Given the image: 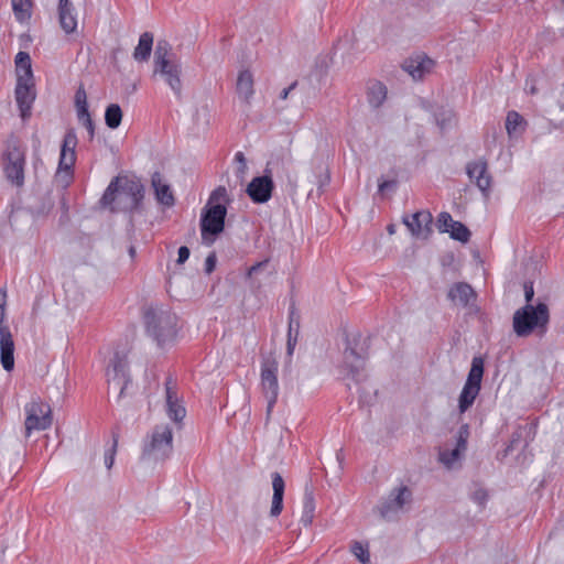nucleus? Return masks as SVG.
Wrapping results in <instances>:
<instances>
[{
    "instance_id": "473e14b6",
    "label": "nucleus",
    "mask_w": 564,
    "mask_h": 564,
    "mask_svg": "<svg viewBox=\"0 0 564 564\" xmlns=\"http://www.w3.org/2000/svg\"><path fill=\"white\" fill-rule=\"evenodd\" d=\"M448 232L451 234V237L453 239L458 240L460 242H467L470 237V231L468 230V228L459 221H455Z\"/></svg>"
},
{
    "instance_id": "c85d7f7f",
    "label": "nucleus",
    "mask_w": 564,
    "mask_h": 564,
    "mask_svg": "<svg viewBox=\"0 0 564 564\" xmlns=\"http://www.w3.org/2000/svg\"><path fill=\"white\" fill-rule=\"evenodd\" d=\"M153 45V35L150 32H144L139 39V43L133 52L135 61L145 62L149 59Z\"/></svg>"
},
{
    "instance_id": "ddd939ff",
    "label": "nucleus",
    "mask_w": 564,
    "mask_h": 564,
    "mask_svg": "<svg viewBox=\"0 0 564 564\" xmlns=\"http://www.w3.org/2000/svg\"><path fill=\"white\" fill-rule=\"evenodd\" d=\"M261 389L267 399V419L270 417L279 395L278 364L267 359L261 365Z\"/></svg>"
},
{
    "instance_id": "f257e3e1",
    "label": "nucleus",
    "mask_w": 564,
    "mask_h": 564,
    "mask_svg": "<svg viewBox=\"0 0 564 564\" xmlns=\"http://www.w3.org/2000/svg\"><path fill=\"white\" fill-rule=\"evenodd\" d=\"M550 321L549 307L545 303L527 304L513 314V332L519 337H528L534 330L544 333Z\"/></svg>"
},
{
    "instance_id": "a878e982",
    "label": "nucleus",
    "mask_w": 564,
    "mask_h": 564,
    "mask_svg": "<svg viewBox=\"0 0 564 564\" xmlns=\"http://www.w3.org/2000/svg\"><path fill=\"white\" fill-rule=\"evenodd\" d=\"M253 84V76L250 70L243 69L239 72L236 83V91L239 98L246 104H250L254 94Z\"/></svg>"
},
{
    "instance_id": "4be33fe9",
    "label": "nucleus",
    "mask_w": 564,
    "mask_h": 564,
    "mask_svg": "<svg viewBox=\"0 0 564 564\" xmlns=\"http://www.w3.org/2000/svg\"><path fill=\"white\" fill-rule=\"evenodd\" d=\"M447 297L453 304L463 307H473L476 302V292L465 282H457L453 284L448 291Z\"/></svg>"
},
{
    "instance_id": "f3484780",
    "label": "nucleus",
    "mask_w": 564,
    "mask_h": 564,
    "mask_svg": "<svg viewBox=\"0 0 564 564\" xmlns=\"http://www.w3.org/2000/svg\"><path fill=\"white\" fill-rule=\"evenodd\" d=\"M274 188L273 180L270 175L257 176L251 180L246 188V193L256 204L267 203Z\"/></svg>"
},
{
    "instance_id": "bb28decb",
    "label": "nucleus",
    "mask_w": 564,
    "mask_h": 564,
    "mask_svg": "<svg viewBox=\"0 0 564 564\" xmlns=\"http://www.w3.org/2000/svg\"><path fill=\"white\" fill-rule=\"evenodd\" d=\"M17 80H33L31 57L26 52H19L15 56Z\"/></svg>"
},
{
    "instance_id": "39448f33",
    "label": "nucleus",
    "mask_w": 564,
    "mask_h": 564,
    "mask_svg": "<svg viewBox=\"0 0 564 564\" xmlns=\"http://www.w3.org/2000/svg\"><path fill=\"white\" fill-rule=\"evenodd\" d=\"M484 376V361L480 357H475L467 376V380L458 398V412L465 413L475 402L480 392L481 380Z\"/></svg>"
},
{
    "instance_id": "423d86ee",
    "label": "nucleus",
    "mask_w": 564,
    "mask_h": 564,
    "mask_svg": "<svg viewBox=\"0 0 564 564\" xmlns=\"http://www.w3.org/2000/svg\"><path fill=\"white\" fill-rule=\"evenodd\" d=\"M4 160L7 178L12 184L22 186L24 183L25 151L18 140L11 139L8 141Z\"/></svg>"
},
{
    "instance_id": "0eeeda50",
    "label": "nucleus",
    "mask_w": 564,
    "mask_h": 564,
    "mask_svg": "<svg viewBox=\"0 0 564 564\" xmlns=\"http://www.w3.org/2000/svg\"><path fill=\"white\" fill-rule=\"evenodd\" d=\"M142 185L139 182L128 178L115 177L106 188L101 202L104 205H111L117 197L128 196L130 207H137L142 198Z\"/></svg>"
},
{
    "instance_id": "aec40b11",
    "label": "nucleus",
    "mask_w": 564,
    "mask_h": 564,
    "mask_svg": "<svg viewBox=\"0 0 564 564\" xmlns=\"http://www.w3.org/2000/svg\"><path fill=\"white\" fill-rule=\"evenodd\" d=\"M404 225L417 238H427L431 232L432 215L429 212H416L403 218Z\"/></svg>"
},
{
    "instance_id": "cd10ccee",
    "label": "nucleus",
    "mask_w": 564,
    "mask_h": 564,
    "mask_svg": "<svg viewBox=\"0 0 564 564\" xmlns=\"http://www.w3.org/2000/svg\"><path fill=\"white\" fill-rule=\"evenodd\" d=\"M387 98V87L377 80L370 82L367 88V99L371 107L379 108Z\"/></svg>"
},
{
    "instance_id": "a19ab883",
    "label": "nucleus",
    "mask_w": 564,
    "mask_h": 564,
    "mask_svg": "<svg viewBox=\"0 0 564 564\" xmlns=\"http://www.w3.org/2000/svg\"><path fill=\"white\" fill-rule=\"evenodd\" d=\"M292 330H293V321H290L289 332H288V343H286V349H288V354L290 356L293 354L295 345L297 343L299 323H296V329H295V335L294 336H292Z\"/></svg>"
},
{
    "instance_id": "8fccbe9b",
    "label": "nucleus",
    "mask_w": 564,
    "mask_h": 564,
    "mask_svg": "<svg viewBox=\"0 0 564 564\" xmlns=\"http://www.w3.org/2000/svg\"><path fill=\"white\" fill-rule=\"evenodd\" d=\"M88 131L89 133V138L93 139L94 135H95V126H94V122H93V119H87L83 122H80Z\"/></svg>"
},
{
    "instance_id": "3c124183",
    "label": "nucleus",
    "mask_w": 564,
    "mask_h": 564,
    "mask_svg": "<svg viewBox=\"0 0 564 564\" xmlns=\"http://www.w3.org/2000/svg\"><path fill=\"white\" fill-rule=\"evenodd\" d=\"M297 83L294 82L292 83L289 87L284 88L281 93H280V99L284 100L288 98L289 94L296 87Z\"/></svg>"
},
{
    "instance_id": "20e7f679",
    "label": "nucleus",
    "mask_w": 564,
    "mask_h": 564,
    "mask_svg": "<svg viewBox=\"0 0 564 564\" xmlns=\"http://www.w3.org/2000/svg\"><path fill=\"white\" fill-rule=\"evenodd\" d=\"M173 452V431L170 424L161 423L154 426L144 442L142 457L149 460H164Z\"/></svg>"
},
{
    "instance_id": "2f4dec72",
    "label": "nucleus",
    "mask_w": 564,
    "mask_h": 564,
    "mask_svg": "<svg viewBox=\"0 0 564 564\" xmlns=\"http://www.w3.org/2000/svg\"><path fill=\"white\" fill-rule=\"evenodd\" d=\"M122 120V110L118 104H111L106 108L105 122L108 128L117 129Z\"/></svg>"
},
{
    "instance_id": "864d4df0",
    "label": "nucleus",
    "mask_w": 564,
    "mask_h": 564,
    "mask_svg": "<svg viewBox=\"0 0 564 564\" xmlns=\"http://www.w3.org/2000/svg\"><path fill=\"white\" fill-rule=\"evenodd\" d=\"M336 459L338 460L339 464L343 463V459H344V454H343V449H338L336 452Z\"/></svg>"
},
{
    "instance_id": "6e6552de",
    "label": "nucleus",
    "mask_w": 564,
    "mask_h": 564,
    "mask_svg": "<svg viewBox=\"0 0 564 564\" xmlns=\"http://www.w3.org/2000/svg\"><path fill=\"white\" fill-rule=\"evenodd\" d=\"M226 215L227 208L224 204L206 206L200 218V231L204 243L212 245L215 236L223 232Z\"/></svg>"
},
{
    "instance_id": "58836bf2",
    "label": "nucleus",
    "mask_w": 564,
    "mask_h": 564,
    "mask_svg": "<svg viewBox=\"0 0 564 564\" xmlns=\"http://www.w3.org/2000/svg\"><path fill=\"white\" fill-rule=\"evenodd\" d=\"M454 223L455 220L448 213H441L437 217V228L442 232H448Z\"/></svg>"
},
{
    "instance_id": "a18cd8bd",
    "label": "nucleus",
    "mask_w": 564,
    "mask_h": 564,
    "mask_svg": "<svg viewBox=\"0 0 564 564\" xmlns=\"http://www.w3.org/2000/svg\"><path fill=\"white\" fill-rule=\"evenodd\" d=\"M523 289H524V297H525L527 304H530V302L532 301V299L534 296V290H533L532 282H525L523 285Z\"/></svg>"
},
{
    "instance_id": "7ed1b4c3",
    "label": "nucleus",
    "mask_w": 564,
    "mask_h": 564,
    "mask_svg": "<svg viewBox=\"0 0 564 564\" xmlns=\"http://www.w3.org/2000/svg\"><path fill=\"white\" fill-rule=\"evenodd\" d=\"M153 73L160 75L176 95L181 94V65L170 53V45L166 41H159L156 44Z\"/></svg>"
},
{
    "instance_id": "09e8293b",
    "label": "nucleus",
    "mask_w": 564,
    "mask_h": 564,
    "mask_svg": "<svg viewBox=\"0 0 564 564\" xmlns=\"http://www.w3.org/2000/svg\"><path fill=\"white\" fill-rule=\"evenodd\" d=\"M267 264H268V260H264V261H261V262H258V263L251 265L248 269L247 275L251 276L252 274L257 273L261 268L265 267Z\"/></svg>"
},
{
    "instance_id": "4d7b16f0",
    "label": "nucleus",
    "mask_w": 564,
    "mask_h": 564,
    "mask_svg": "<svg viewBox=\"0 0 564 564\" xmlns=\"http://www.w3.org/2000/svg\"><path fill=\"white\" fill-rule=\"evenodd\" d=\"M388 231H389V234H393L394 232L393 225L388 226Z\"/></svg>"
},
{
    "instance_id": "6ab92c4d",
    "label": "nucleus",
    "mask_w": 564,
    "mask_h": 564,
    "mask_svg": "<svg viewBox=\"0 0 564 564\" xmlns=\"http://www.w3.org/2000/svg\"><path fill=\"white\" fill-rule=\"evenodd\" d=\"M434 61L423 54H416L406 58L402 68L414 79H422L426 74L431 73Z\"/></svg>"
},
{
    "instance_id": "393cba45",
    "label": "nucleus",
    "mask_w": 564,
    "mask_h": 564,
    "mask_svg": "<svg viewBox=\"0 0 564 564\" xmlns=\"http://www.w3.org/2000/svg\"><path fill=\"white\" fill-rule=\"evenodd\" d=\"M271 477H272L273 496H272L270 516L278 517L282 512V509H283V496H284L285 484H284L282 476L279 473H273Z\"/></svg>"
},
{
    "instance_id": "72a5a7b5",
    "label": "nucleus",
    "mask_w": 564,
    "mask_h": 564,
    "mask_svg": "<svg viewBox=\"0 0 564 564\" xmlns=\"http://www.w3.org/2000/svg\"><path fill=\"white\" fill-rule=\"evenodd\" d=\"M454 118L455 115L451 109L441 108L435 113L436 123L442 130L451 127L452 123L454 122Z\"/></svg>"
},
{
    "instance_id": "dca6fc26",
    "label": "nucleus",
    "mask_w": 564,
    "mask_h": 564,
    "mask_svg": "<svg viewBox=\"0 0 564 564\" xmlns=\"http://www.w3.org/2000/svg\"><path fill=\"white\" fill-rule=\"evenodd\" d=\"M466 173L469 180L476 184L485 197L489 196L491 175L488 172V164L485 160L469 162L466 165Z\"/></svg>"
},
{
    "instance_id": "4c0bfd02",
    "label": "nucleus",
    "mask_w": 564,
    "mask_h": 564,
    "mask_svg": "<svg viewBox=\"0 0 564 564\" xmlns=\"http://www.w3.org/2000/svg\"><path fill=\"white\" fill-rule=\"evenodd\" d=\"M521 122H522V117L518 112H516V111L508 112L507 119H506V129H507L508 133L509 134L513 133Z\"/></svg>"
},
{
    "instance_id": "9d476101",
    "label": "nucleus",
    "mask_w": 564,
    "mask_h": 564,
    "mask_svg": "<svg viewBox=\"0 0 564 564\" xmlns=\"http://www.w3.org/2000/svg\"><path fill=\"white\" fill-rule=\"evenodd\" d=\"M469 425H460L455 436V444L453 446L444 445L438 449L440 463H442L447 469L455 468L459 465L467 449Z\"/></svg>"
},
{
    "instance_id": "6e6d98bb",
    "label": "nucleus",
    "mask_w": 564,
    "mask_h": 564,
    "mask_svg": "<svg viewBox=\"0 0 564 564\" xmlns=\"http://www.w3.org/2000/svg\"><path fill=\"white\" fill-rule=\"evenodd\" d=\"M129 253H130V256H131V257H134V254H135V249H134V247H130V249H129Z\"/></svg>"
},
{
    "instance_id": "412c9836",
    "label": "nucleus",
    "mask_w": 564,
    "mask_h": 564,
    "mask_svg": "<svg viewBox=\"0 0 564 564\" xmlns=\"http://www.w3.org/2000/svg\"><path fill=\"white\" fill-rule=\"evenodd\" d=\"M166 412L169 417L176 424H181L186 415L185 408L178 402L175 391V383L172 378L165 381Z\"/></svg>"
},
{
    "instance_id": "e433bc0d",
    "label": "nucleus",
    "mask_w": 564,
    "mask_h": 564,
    "mask_svg": "<svg viewBox=\"0 0 564 564\" xmlns=\"http://www.w3.org/2000/svg\"><path fill=\"white\" fill-rule=\"evenodd\" d=\"M235 162L237 164V170H236L237 177L240 178V181L242 182L245 178V175L248 171V165H247V160H246L245 154L242 152H237L235 154Z\"/></svg>"
},
{
    "instance_id": "ea45409f",
    "label": "nucleus",
    "mask_w": 564,
    "mask_h": 564,
    "mask_svg": "<svg viewBox=\"0 0 564 564\" xmlns=\"http://www.w3.org/2000/svg\"><path fill=\"white\" fill-rule=\"evenodd\" d=\"M354 555L364 564L369 562V552L361 543L355 542L351 546Z\"/></svg>"
},
{
    "instance_id": "5fc2aeb1",
    "label": "nucleus",
    "mask_w": 564,
    "mask_h": 564,
    "mask_svg": "<svg viewBox=\"0 0 564 564\" xmlns=\"http://www.w3.org/2000/svg\"><path fill=\"white\" fill-rule=\"evenodd\" d=\"M329 181V175L328 174H325V176L323 178L319 180V186H324L325 184H327Z\"/></svg>"
},
{
    "instance_id": "13d9d810",
    "label": "nucleus",
    "mask_w": 564,
    "mask_h": 564,
    "mask_svg": "<svg viewBox=\"0 0 564 564\" xmlns=\"http://www.w3.org/2000/svg\"><path fill=\"white\" fill-rule=\"evenodd\" d=\"M295 329H296V325L295 326L293 325L292 336L295 335Z\"/></svg>"
},
{
    "instance_id": "f03ea898",
    "label": "nucleus",
    "mask_w": 564,
    "mask_h": 564,
    "mask_svg": "<svg viewBox=\"0 0 564 564\" xmlns=\"http://www.w3.org/2000/svg\"><path fill=\"white\" fill-rule=\"evenodd\" d=\"M147 332L159 346L171 343L176 336V315L162 307H150L144 313Z\"/></svg>"
},
{
    "instance_id": "2eb2a0df",
    "label": "nucleus",
    "mask_w": 564,
    "mask_h": 564,
    "mask_svg": "<svg viewBox=\"0 0 564 564\" xmlns=\"http://www.w3.org/2000/svg\"><path fill=\"white\" fill-rule=\"evenodd\" d=\"M107 378L109 389L119 390L118 398H122L130 383L128 361L124 355L115 354L107 370Z\"/></svg>"
},
{
    "instance_id": "c03bdc74",
    "label": "nucleus",
    "mask_w": 564,
    "mask_h": 564,
    "mask_svg": "<svg viewBox=\"0 0 564 564\" xmlns=\"http://www.w3.org/2000/svg\"><path fill=\"white\" fill-rule=\"evenodd\" d=\"M76 113L79 122H83L87 119H90V113L88 111V106H75Z\"/></svg>"
},
{
    "instance_id": "f8f14e48",
    "label": "nucleus",
    "mask_w": 564,
    "mask_h": 564,
    "mask_svg": "<svg viewBox=\"0 0 564 564\" xmlns=\"http://www.w3.org/2000/svg\"><path fill=\"white\" fill-rule=\"evenodd\" d=\"M412 500V492L406 486L394 488L390 495L377 507L380 517L384 520L395 519Z\"/></svg>"
},
{
    "instance_id": "a211bd4d",
    "label": "nucleus",
    "mask_w": 564,
    "mask_h": 564,
    "mask_svg": "<svg viewBox=\"0 0 564 564\" xmlns=\"http://www.w3.org/2000/svg\"><path fill=\"white\" fill-rule=\"evenodd\" d=\"M15 100L20 109L23 120L28 119L31 115V108L35 100L34 79L33 80H17L15 86Z\"/></svg>"
},
{
    "instance_id": "de8ad7c7",
    "label": "nucleus",
    "mask_w": 564,
    "mask_h": 564,
    "mask_svg": "<svg viewBox=\"0 0 564 564\" xmlns=\"http://www.w3.org/2000/svg\"><path fill=\"white\" fill-rule=\"evenodd\" d=\"M189 257V249L185 246L178 249L177 263L183 264Z\"/></svg>"
},
{
    "instance_id": "b1692460",
    "label": "nucleus",
    "mask_w": 564,
    "mask_h": 564,
    "mask_svg": "<svg viewBox=\"0 0 564 564\" xmlns=\"http://www.w3.org/2000/svg\"><path fill=\"white\" fill-rule=\"evenodd\" d=\"M151 184L154 188L155 197L159 203L170 207L174 205V196L169 184L163 180L160 172H154L151 177Z\"/></svg>"
},
{
    "instance_id": "7c9ffc66",
    "label": "nucleus",
    "mask_w": 564,
    "mask_h": 564,
    "mask_svg": "<svg viewBox=\"0 0 564 564\" xmlns=\"http://www.w3.org/2000/svg\"><path fill=\"white\" fill-rule=\"evenodd\" d=\"M12 10L18 21L25 22L32 14L31 0H12Z\"/></svg>"
},
{
    "instance_id": "37998d69",
    "label": "nucleus",
    "mask_w": 564,
    "mask_h": 564,
    "mask_svg": "<svg viewBox=\"0 0 564 564\" xmlns=\"http://www.w3.org/2000/svg\"><path fill=\"white\" fill-rule=\"evenodd\" d=\"M488 495L485 489H477L473 494V500L479 506H484L487 501Z\"/></svg>"
},
{
    "instance_id": "603ef678",
    "label": "nucleus",
    "mask_w": 564,
    "mask_h": 564,
    "mask_svg": "<svg viewBox=\"0 0 564 564\" xmlns=\"http://www.w3.org/2000/svg\"><path fill=\"white\" fill-rule=\"evenodd\" d=\"M390 185H392V182L383 181L379 184V192H384Z\"/></svg>"
},
{
    "instance_id": "5701e85b",
    "label": "nucleus",
    "mask_w": 564,
    "mask_h": 564,
    "mask_svg": "<svg viewBox=\"0 0 564 564\" xmlns=\"http://www.w3.org/2000/svg\"><path fill=\"white\" fill-rule=\"evenodd\" d=\"M58 21L66 34L74 33L77 29L75 8L70 0H58Z\"/></svg>"
},
{
    "instance_id": "49530a36",
    "label": "nucleus",
    "mask_w": 564,
    "mask_h": 564,
    "mask_svg": "<svg viewBox=\"0 0 564 564\" xmlns=\"http://www.w3.org/2000/svg\"><path fill=\"white\" fill-rule=\"evenodd\" d=\"M216 267V256L214 253L209 254L205 260V271L206 273H212Z\"/></svg>"
},
{
    "instance_id": "1a4fd4ad",
    "label": "nucleus",
    "mask_w": 564,
    "mask_h": 564,
    "mask_svg": "<svg viewBox=\"0 0 564 564\" xmlns=\"http://www.w3.org/2000/svg\"><path fill=\"white\" fill-rule=\"evenodd\" d=\"M366 357L359 343L354 339H347V346L343 355V369L348 378H351L357 384L366 379L365 373Z\"/></svg>"
},
{
    "instance_id": "4468645a",
    "label": "nucleus",
    "mask_w": 564,
    "mask_h": 564,
    "mask_svg": "<svg viewBox=\"0 0 564 564\" xmlns=\"http://www.w3.org/2000/svg\"><path fill=\"white\" fill-rule=\"evenodd\" d=\"M25 433L29 436L32 431H43L52 425V411L48 404L40 400H32L25 405Z\"/></svg>"
},
{
    "instance_id": "c9c22d12",
    "label": "nucleus",
    "mask_w": 564,
    "mask_h": 564,
    "mask_svg": "<svg viewBox=\"0 0 564 564\" xmlns=\"http://www.w3.org/2000/svg\"><path fill=\"white\" fill-rule=\"evenodd\" d=\"M228 200H229V198H228L227 189L224 186H219L215 191H213L207 206H212L215 204H223Z\"/></svg>"
},
{
    "instance_id": "9b49d317",
    "label": "nucleus",
    "mask_w": 564,
    "mask_h": 564,
    "mask_svg": "<svg viewBox=\"0 0 564 564\" xmlns=\"http://www.w3.org/2000/svg\"><path fill=\"white\" fill-rule=\"evenodd\" d=\"M76 145L77 135L74 129H69L64 135L56 173V180H62L65 185H67L72 178V170L76 162Z\"/></svg>"
},
{
    "instance_id": "79ce46f5",
    "label": "nucleus",
    "mask_w": 564,
    "mask_h": 564,
    "mask_svg": "<svg viewBox=\"0 0 564 564\" xmlns=\"http://www.w3.org/2000/svg\"><path fill=\"white\" fill-rule=\"evenodd\" d=\"M75 106H88L87 94L83 85H80L76 90Z\"/></svg>"
},
{
    "instance_id": "c756f323",
    "label": "nucleus",
    "mask_w": 564,
    "mask_h": 564,
    "mask_svg": "<svg viewBox=\"0 0 564 564\" xmlns=\"http://www.w3.org/2000/svg\"><path fill=\"white\" fill-rule=\"evenodd\" d=\"M314 511H315V500L313 492L306 488L303 499V513L301 517V522L308 527L314 518Z\"/></svg>"
},
{
    "instance_id": "f704fd0d",
    "label": "nucleus",
    "mask_w": 564,
    "mask_h": 564,
    "mask_svg": "<svg viewBox=\"0 0 564 564\" xmlns=\"http://www.w3.org/2000/svg\"><path fill=\"white\" fill-rule=\"evenodd\" d=\"M119 441V433L117 431L112 432V445L111 447L105 453V465L108 469H110L115 462V455L117 452Z\"/></svg>"
}]
</instances>
